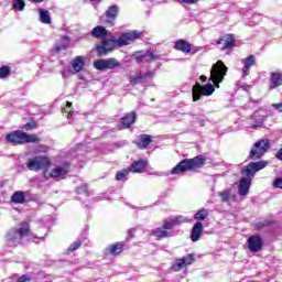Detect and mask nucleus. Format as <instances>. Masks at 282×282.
<instances>
[{
    "instance_id": "obj_1",
    "label": "nucleus",
    "mask_w": 282,
    "mask_h": 282,
    "mask_svg": "<svg viewBox=\"0 0 282 282\" xmlns=\"http://www.w3.org/2000/svg\"><path fill=\"white\" fill-rule=\"evenodd\" d=\"M141 37V31H127L121 33L118 39L116 36H111L108 40H101L99 44H96V52L98 56H107L108 54H111L116 47H127V45H130L133 41H138V39Z\"/></svg>"
},
{
    "instance_id": "obj_2",
    "label": "nucleus",
    "mask_w": 282,
    "mask_h": 282,
    "mask_svg": "<svg viewBox=\"0 0 282 282\" xmlns=\"http://www.w3.org/2000/svg\"><path fill=\"white\" fill-rule=\"evenodd\" d=\"M268 166V161H257L250 162L241 170V175H246V177L240 178L238 185V193L240 197H246L248 193H250V186H252V178L259 171H263Z\"/></svg>"
},
{
    "instance_id": "obj_3",
    "label": "nucleus",
    "mask_w": 282,
    "mask_h": 282,
    "mask_svg": "<svg viewBox=\"0 0 282 282\" xmlns=\"http://www.w3.org/2000/svg\"><path fill=\"white\" fill-rule=\"evenodd\" d=\"M207 160L204 155H197L192 159H184L176 164L175 167L171 170V175H182L187 171H195V169H204L206 166Z\"/></svg>"
},
{
    "instance_id": "obj_4",
    "label": "nucleus",
    "mask_w": 282,
    "mask_h": 282,
    "mask_svg": "<svg viewBox=\"0 0 282 282\" xmlns=\"http://www.w3.org/2000/svg\"><path fill=\"white\" fill-rule=\"evenodd\" d=\"M6 141L9 144L19 147L21 144H39L41 139L39 134H30L23 130H14L6 135Z\"/></svg>"
},
{
    "instance_id": "obj_5",
    "label": "nucleus",
    "mask_w": 282,
    "mask_h": 282,
    "mask_svg": "<svg viewBox=\"0 0 282 282\" xmlns=\"http://www.w3.org/2000/svg\"><path fill=\"white\" fill-rule=\"evenodd\" d=\"M226 74H228V67L221 59H218L215 64H213L209 80L214 83V87H216V89H219V84L224 83Z\"/></svg>"
},
{
    "instance_id": "obj_6",
    "label": "nucleus",
    "mask_w": 282,
    "mask_h": 282,
    "mask_svg": "<svg viewBox=\"0 0 282 282\" xmlns=\"http://www.w3.org/2000/svg\"><path fill=\"white\" fill-rule=\"evenodd\" d=\"M50 166H52V161L47 155H36L29 159L26 162V169L34 173H39V171H47Z\"/></svg>"
},
{
    "instance_id": "obj_7",
    "label": "nucleus",
    "mask_w": 282,
    "mask_h": 282,
    "mask_svg": "<svg viewBox=\"0 0 282 282\" xmlns=\"http://www.w3.org/2000/svg\"><path fill=\"white\" fill-rule=\"evenodd\" d=\"M269 149H270V140L260 139L251 148L248 159L253 161L261 160L263 155L268 153Z\"/></svg>"
},
{
    "instance_id": "obj_8",
    "label": "nucleus",
    "mask_w": 282,
    "mask_h": 282,
    "mask_svg": "<svg viewBox=\"0 0 282 282\" xmlns=\"http://www.w3.org/2000/svg\"><path fill=\"white\" fill-rule=\"evenodd\" d=\"M213 94H215V85L206 84L203 86L196 82L192 88L193 102H199L202 96H213Z\"/></svg>"
},
{
    "instance_id": "obj_9",
    "label": "nucleus",
    "mask_w": 282,
    "mask_h": 282,
    "mask_svg": "<svg viewBox=\"0 0 282 282\" xmlns=\"http://www.w3.org/2000/svg\"><path fill=\"white\" fill-rule=\"evenodd\" d=\"M120 61H118L116 57H109L106 59H97L94 62L95 69H98V72H107V69H118V67H121Z\"/></svg>"
},
{
    "instance_id": "obj_10",
    "label": "nucleus",
    "mask_w": 282,
    "mask_h": 282,
    "mask_svg": "<svg viewBox=\"0 0 282 282\" xmlns=\"http://www.w3.org/2000/svg\"><path fill=\"white\" fill-rule=\"evenodd\" d=\"M119 13H120V8H118V6L116 4H112L100 18V21L101 23H104V25H107V28H113V25H116V19H118Z\"/></svg>"
},
{
    "instance_id": "obj_11",
    "label": "nucleus",
    "mask_w": 282,
    "mask_h": 282,
    "mask_svg": "<svg viewBox=\"0 0 282 282\" xmlns=\"http://www.w3.org/2000/svg\"><path fill=\"white\" fill-rule=\"evenodd\" d=\"M131 59L135 61V63H153L155 61H160V55H155L151 51H137L131 54Z\"/></svg>"
},
{
    "instance_id": "obj_12",
    "label": "nucleus",
    "mask_w": 282,
    "mask_h": 282,
    "mask_svg": "<svg viewBox=\"0 0 282 282\" xmlns=\"http://www.w3.org/2000/svg\"><path fill=\"white\" fill-rule=\"evenodd\" d=\"M149 80H153V70H148L145 74L139 72L129 77V83L132 87H135V85H144L145 83H149Z\"/></svg>"
},
{
    "instance_id": "obj_13",
    "label": "nucleus",
    "mask_w": 282,
    "mask_h": 282,
    "mask_svg": "<svg viewBox=\"0 0 282 282\" xmlns=\"http://www.w3.org/2000/svg\"><path fill=\"white\" fill-rule=\"evenodd\" d=\"M249 252H261L263 250V237L261 235H253L247 239Z\"/></svg>"
},
{
    "instance_id": "obj_14",
    "label": "nucleus",
    "mask_w": 282,
    "mask_h": 282,
    "mask_svg": "<svg viewBox=\"0 0 282 282\" xmlns=\"http://www.w3.org/2000/svg\"><path fill=\"white\" fill-rule=\"evenodd\" d=\"M122 252H124V242L122 241L111 243L104 250L106 257H119Z\"/></svg>"
},
{
    "instance_id": "obj_15",
    "label": "nucleus",
    "mask_w": 282,
    "mask_h": 282,
    "mask_svg": "<svg viewBox=\"0 0 282 282\" xmlns=\"http://www.w3.org/2000/svg\"><path fill=\"white\" fill-rule=\"evenodd\" d=\"M192 263H195V256L187 254L181 259H176V262L172 264V270L174 272H180L181 270H184L186 265H192Z\"/></svg>"
},
{
    "instance_id": "obj_16",
    "label": "nucleus",
    "mask_w": 282,
    "mask_h": 282,
    "mask_svg": "<svg viewBox=\"0 0 282 282\" xmlns=\"http://www.w3.org/2000/svg\"><path fill=\"white\" fill-rule=\"evenodd\" d=\"M237 41L235 40V35L231 33H226L225 35L220 36L216 41V45H223L221 50H232L235 47Z\"/></svg>"
},
{
    "instance_id": "obj_17",
    "label": "nucleus",
    "mask_w": 282,
    "mask_h": 282,
    "mask_svg": "<svg viewBox=\"0 0 282 282\" xmlns=\"http://www.w3.org/2000/svg\"><path fill=\"white\" fill-rule=\"evenodd\" d=\"M186 218H183L182 216H175L169 219L164 220L163 229L164 230H173L175 226H180V224H186Z\"/></svg>"
},
{
    "instance_id": "obj_18",
    "label": "nucleus",
    "mask_w": 282,
    "mask_h": 282,
    "mask_svg": "<svg viewBox=\"0 0 282 282\" xmlns=\"http://www.w3.org/2000/svg\"><path fill=\"white\" fill-rule=\"evenodd\" d=\"M87 63V57L78 55L74 57L70 62L73 74H78L79 72H83L85 69V65Z\"/></svg>"
},
{
    "instance_id": "obj_19",
    "label": "nucleus",
    "mask_w": 282,
    "mask_h": 282,
    "mask_svg": "<svg viewBox=\"0 0 282 282\" xmlns=\"http://www.w3.org/2000/svg\"><path fill=\"white\" fill-rule=\"evenodd\" d=\"M203 234H204V224H202V221L195 223L191 230V241H193L194 243L197 242V240L202 238Z\"/></svg>"
},
{
    "instance_id": "obj_20",
    "label": "nucleus",
    "mask_w": 282,
    "mask_h": 282,
    "mask_svg": "<svg viewBox=\"0 0 282 282\" xmlns=\"http://www.w3.org/2000/svg\"><path fill=\"white\" fill-rule=\"evenodd\" d=\"M152 142H153V137L151 134H140L139 141L135 142V145L141 151H144L149 149V145L152 144Z\"/></svg>"
},
{
    "instance_id": "obj_21",
    "label": "nucleus",
    "mask_w": 282,
    "mask_h": 282,
    "mask_svg": "<svg viewBox=\"0 0 282 282\" xmlns=\"http://www.w3.org/2000/svg\"><path fill=\"white\" fill-rule=\"evenodd\" d=\"M192 47L193 45L183 39H180L174 43V50H176V52H183V54H191Z\"/></svg>"
},
{
    "instance_id": "obj_22",
    "label": "nucleus",
    "mask_w": 282,
    "mask_h": 282,
    "mask_svg": "<svg viewBox=\"0 0 282 282\" xmlns=\"http://www.w3.org/2000/svg\"><path fill=\"white\" fill-rule=\"evenodd\" d=\"M148 164H149V162H147V160L139 159V160L132 162L130 167H128V170L130 171V173H142V171H144V169H147Z\"/></svg>"
},
{
    "instance_id": "obj_23",
    "label": "nucleus",
    "mask_w": 282,
    "mask_h": 282,
    "mask_svg": "<svg viewBox=\"0 0 282 282\" xmlns=\"http://www.w3.org/2000/svg\"><path fill=\"white\" fill-rule=\"evenodd\" d=\"M270 87L269 89L272 91V89H278V87L282 86V73L281 72H272L270 74Z\"/></svg>"
},
{
    "instance_id": "obj_24",
    "label": "nucleus",
    "mask_w": 282,
    "mask_h": 282,
    "mask_svg": "<svg viewBox=\"0 0 282 282\" xmlns=\"http://www.w3.org/2000/svg\"><path fill=\"white\" fill-rule=\"evenodd\" d=\"M90 34L93 39H101V41H105L109 34V31L102 25H97L91 30Z\"/></svg>"
},
{
    "instance_id": "obj_25",
    "label": "nucleus",
    "mask_w": 282,
    "mask_h": 282,
    "mask_svg": "<svg viewBox=\"0 0 282 282\" xmlns=\"http://www.w3.org/2000/svg\"><path fill=\"white\" fill-rule=\"evenodd\" d=\"M135 111H132L130 113H127L124 117L121 118V124L123 127V129H129L131 127V124H133L135 122Z\"/></svg>"
},
{
    "instance_id": "obj_26",
    "label": "nucleus",
    "mask_w": 282,
    "mask_h": 282,
    "mask_svg": "<svg viewBox=\"0 0 282 282\" xmlns=\"http://www.w3.org/2000/svg\"><path fill=\"white\" fill-rule=\"evenodd\" d=\"M19 239H23V237H28L30 235V224L24 221L20 224V228H14Z\"/></svg>"
},
{
    "instance_id": "obj_27",
    "label": "nucleus",
    "mask_w": 282,
    "mask_h": 282,
    "mask_svg": "<svg viewBox=\"0 0 282 282\" xmlns=\"http://www.w3.org/2000/svg\"><path fill=\"white\" fill-rule=\"evenodd\" d=\"M68 173H69V170H67V167L56 166V167L51 170L50 176L53 177V178L63 177V175H67Z\"/></svg>"
},
{
    "instance_id": "obj_28",
    "label": "nucleus",
    "mask_w": 282,
    "mask_h": 282,
    "mask_svg": "<svg viewBox=\"0 0 282 282\" xmlns=\"http://www.w3.org/2000/svg\"><path fill=\"white\" fill-rule=\"evenodd\" d=\"M152 235L155 236V239L158 241L171 237V232H169L166 229H164V227H159V228L154 229L152 231Z\"/></svg>"
},
{
    "instance_id": "obj_29",
    "label": "nucleus",
    "mask_w": 282,
    "mask_h": 282,
    "mask_svg": "<svg viewBox=\"0 0 282 282\" xmlns=\"http://www.w3.org/2000/svg\"><path fill=\"white\" fill-rule=\"evenodd\" d=\"M254 64H256L254 55H249L245 59V66L242 68V73H243L245 76H248L250 74V67H253Z\"/></svg>"
},
{
    "instance_id": "obj_30",
    "label": "nucleus",
    "mask_w": 282,
    "mask_h": 282,
    "mask_svg": "<svg viewBox=\"0 0 282 282\" xmlns=\"http://www.w3.org/2000/svg\"><path fill=\"white\" fill-rule=\"evenodd\" d=\"M11 202L13 204H25V192L17 191L11 196Z\"/></svg>"
},
{
    "instance_id": "obj_31",
    "label": "nucleus",
    "mask_w": 282,
    "mask_h": 282,
    "mask_svg": "<svg viewBox=\"0 0 282 282\" xmlns=\"http://www.w3.org/2000/svg\"><path fill=\"white\" fill-rule=\"evenodd\" d=\"M39 13H40L41 23H44L46 25H50V23H52V18L50 17V11H47L46 9H39Z\"/></svg>"
},
{
    "instance_id": "obj_32",
    "label": "nucleus",
    "mask_w": 282,
    "mask_h": 282,
    "mask_svg": "<svg viewBox=\"0 0 282 282\" xmlns=\"http://www.w3.org/2000/svg\"><path fill=\"white\" fill-rule=\"evenodd\" d=\"M66 39H67V36H63V37L61 39V41H59V44H55V45L53 46V51H54L56 54L63 52V50H67L68 44L65 43V40H66Z\"/></svg>"
},
{
    "instance_id": "obj_33",
    "label": "nucleus",
    "mask_w": 282,
    "mask_h": 282,
    "mask_svg": "<svg viewBox=\"0 0 282 282\" xmlns=\"http://www.w3.org/2000/svg\"><path fill=\"white\" fill-rule=\"evenodd\" d=\"M24 131H34L39 129V121L34 120V118H31L29 122H26L23 126Z\"/></svg>"
},
{
    "instance_id": "obj_34",
    "label": "nucleus",
    "mask_w": 282,
    "mask_h": 282,
    "mask_svg": "<svg viewBox=\"0 0 282 282\" xmlns=\"http://www.w3.org/2000/svg\"><path fill=\"white\" fill-rule=\"evenodd\" d=\"M208 218V209L206 208H202L199 209L195 215H194V219L196 221H204V219Z\"/></svg>"
},
{
    "instance_id": "obj_35",
    "label": "nucleus",
    "mask_w": 282,
    "mask_h": 282,
    "mask_svg": "<svg viewBox=\"0 0 282 282\" xmlns=\"http://www.w3.org/2000/svg\"><path fill=\"white\" fill-rule=\"evenodd\" d=\"M19 239V235L17 234L15 229L12 228L6 236L7 243H14Z\"/></svg>"
},
{
    "instance_id": "obj_36",
    "label": "nucleus",
    "mask_w": 282,
    "mask_h": 282,
    "mask_svg": "<svg viewBox=\"0 0 282 282\" xmlns=\"http://www.w3.org/2000/svg\"><path fill=\"white\" fill-rule=\"evenodd\" d=\"M10 74H12L10 66L3 65L2 67H0V80H4V78H8Z\"/></svg>"
},
{
    "instance_id": "obj_37",
    "label": "nucleus",
    "mask_w": 282,
    "mask_h": 282,
    "mask_svg": "<svg viewBox=\"0 0 282 282\" xmlns=\"http://www.w3.org/2000/svg\"><path fill=\"white\" fill-rule=\"evenodd\" d=\"M83 246V241L77 240L75 242H73L67 249H66V254H72V252H76V250H78V248H80Z\"/></svg>"
},
{
    "instance_id": "obj_38",
    "label": "nucleus",
    "mask_w": 282,
    "mask_h": 282,
    "mask_svg": "<svg viewBox=\"0 0 282 282\" xmlns=\"http://www.w3.org/2000/svg\"><path fill=\"white\" fill-rule=\"evenodd\" d=\"M129 173H131V170H129V167L118 171L116 174L117 182H122V180H124L127 175H129Z\"/></svg>"
},
{
    "instance_id": "obj_39",
    "label": "nucleus",
    "mask_w": 282,
    "mask_h": 282,
    "mask_svg": "<svg viewBox=\"0 0 282 282\" xmlns=\"http://www.w3.org/2000/svg\"><path fill=\"white\" fill-rule=\"evenodd\" d=\"M72 109V101H67L66 107L62 108V113H67V118L70 119L72 116H74V111Z\"/></svg>"
},
{
    "instance_id": "obj_40",
    "label": "nucleus",
    "mask_w": 282,
    "mask_h": 282,
    "mask_svg": "<svg viewBox=\"0 0 282 282\" xmlns=\"http://www.w3.org/2000/svg\"><path fill=\"white\" fill-rule=\"evenodd\" d=\"M219 195H220V197H221V202H224V203L230 202V199H231V197H232V193H231L230 189L220 192Z\"/></svg>"
},
{
    "instance_id": "obj_41",
    "label": "nucleus",
    "mask_w": 282,
    "mask_h": 282,
    "mask_svg": "<svg viewBox=\"0 0 282 282\" xmlns=\"http://www.w3.org/2000/svg\"><path fill=\"white\" fill-rule=\"evenodd\" d=\"M13 9L19 10V12H23L25 9V1L24 0H15L13 2Z\"/></svg>"
},
{
    "instance_id": "obj_42",
    "label": "nucleus",
    "mask_w": 282,
    "mask_h": 282,
    "mask_svg": "<svg viewBox=\"0 0 282 282\" xmlns=\"http://www.w3.org/2000/svg\"><path fill=\"white\" fill-rule=\"evenodd\" d=\"M274 224L272 220H262L256 224L257 230H261L262 228H268Z\"/></svg>"
},
{
    "instance_id": "obj_43",
    "label": "nucleus",
    "mask_w": 282,
    "mask_h": 282,
    "mask_svg": "<svg viewBox=\"0 0 282 282\" xmlns=\"http://www.w3.org/2000/svg\"><path fill=\"white\" fill-rule=\"evenodd\" d=\"M272 186H273V188H281L282 189V176L274 178L273 182H272Z\"/></svg>"
},
{
    "instance_id": "obj_44",
    "label": "nucleus",
    "mask_w": 282,
    "mask_h": 282,
    "mask_svg": "<svg viewBox=\"0 0 282 282\" xmlns=\"http://www.w3.org/2000/svg\"><path fill=\"white\" fill-rule=\"evenodd\" d=\"M263 127V120L258 119L253 123H251V129H261Z\"/></svg>"
},
{
    "instance_id": "obj_45",
    "label": "nucleus",
    "mask_w": 282,
    "mask_h": 282,
    "mask_svg": "<svg viewBox=\"0 0 282 282\" xmlns=\"http://www.w3.org/2000/svg\"><path fill=\"white\" fill-rule=\"evenodd\" d=\"M28 281H32V276H30L29 274H23L17 279V282H28Z\"/></svg>"
},
{
    "instance_id": "obj_46",
    "label": "nucleus",
    "mask_w": 282,
    "mask_h": 282,
    "mask_svg": "<svg viewBox=\"0 0 282 282\" xmlns=\"http://www.w3.org/2000/svg\"><path fill=\"white\" fill-rule=\"evenodd\" d=\"M183 3H187L188 6H195V3H197V1L199 0H181Z\"/></svg>"
},
{
    "instance_id": "obj_47",
    "label": "nucleus",
    "mask_w": 282,
    "mask_h": 282,
    "mask_svg": "<svg viewBox=\"0 0 282 282\" xmlns=\"http://www.w3.org/2000/svg\"><path fill=\"white\" fill-rule=\"evenodd\" d=\"M77 193L80 195L83 193H87V186H79L77 187Z\"/></svg>"
},
{
    "instance_id": "obj_48",
    "label": "nucleus",
    "mask_w": 282,
    "mask_h": 282,
    "mask_svg": "<svg viewBox=\"0 0 282 282\" xmlns=\"http://www.w3.org/2000/svg\"><path fill=\"white\" fill-rule=\"evenodd\" d=\"M272 107L275 108L276 111H280V112L282 113V102H280V104H273Z\"/></svg>"
},
{
    "instance_id": "obj_49",
    "label": "nucleus",
    "mask_w": 282,
    "mask_h": 282,
    "mask_svg": "<svg viewBox=\"0 0 282 282\" xmlns=\"http://www.w3.org/2000/svg\"><path fill=\"white\" fill-rule=\"evenodd\" d=\"M276 158L282 162V145H281V149L278 151Z\"/></svg>"
},
{
    "instance_id": "obj_50",
    "label": "nucleus",
    "mask_w": 282,
    "mask_h": 282,
    "mask_svg": "<svg viewBox=\"0 0 282 282\" xmlns=\"http://www.w3.org/2000/svg\"><path fill=\"white\" fill-rule=\"evenodd\" d=\"M199 80L200 83H206V80H208V77H206V75H200Z\"/></svg>"
},
{
    "instance_id": "obj_51",
    "label": "nucleus",
    "mask_w": 282,
    "mask_h": 282,
    "mask_svg": "<svg viewBox=\"0 0 282 282\" xmlns=\"http://www.w3.org/2000/svg\"><path fill=\"white\" fill-rule=\"evenodd\" d=\"M32 1V3H43V1H45V0H31Z\"/></svg>"
}]
</instances>
